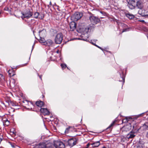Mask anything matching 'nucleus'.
<instances>
[{
    "label": "nucleus",
    "mask_w": 148,
    "mask_h": 148,
    "mask_svg": "<svg viewBox=\"0 0 148 148\" xmlns=\"http://www.w3.org/2000/svg\"><path fill=\"white\" fill-rule=\"evenodd\" d=\"M89 14L90 16L89 17V19L92 24V25H89L85 28L86 29H87L86 32H89L90 30H91L93 29L94 27V25L97 24L100 21V19L97 17L95 16L93 14L91 13H89Z\"/></svg>",
    "instance_id": "1"
},
{
    "label": "nucleus",
    "mask_w": 148,
    "mask_h": 148,
    "mask_svg": "<svg viewBox=\"0 0 148 148\" xmlns=\"http://www.w3.org/2000/svg\"><path fill=\"white\" fill-rule=\"evenodd\" d=\"M21 14L23 16H21V18L23 19L25 18H29L33 15L32 12L29 9L27 10L24 12H21Z\"/></svg>",
    "instance_id": "2"
},
{
    "label": "nucleus",
    "mask_w": 148,
    "mask_h": 148,
    "mask_svg": "<svg viewBox=\"0 0 148 148\" xmlns=\"http://www.w3.org/2000/svg\"><path fill=\"white\" fill-rule=\"evenodd\" d=\"M63 38V35L61 33L57 34L55 38V42L56 44H60Z\"/></svg>",
    "instance_id": "3"
},
{
    "label": "nucleus",
    "mask_w": 148,
    "mask_h": 148,
    "mask_svg": "<svg viewBox=\"0 0 148 148\" xmlns=\"http://www.w3.org/2000/svg\"><path fill=\"white\" fill-rule=\"evenodd\" d=\"M82 13L77 12L75 13L71 16V18L74 21H77L82 16Z\"/></svg>",
    "instance_id": "4"
},
{
    "label": "nucleus",
    "mask_w": 148,
    "mask_h": 148,
    "mask_svg": "<svg viewBox=\"0 0 148 148\" xmlns=\"http://www.w3.org/2000/svg\"><path fill=\"white\" fill-rule=\"evenodd\" d=\"M128 2V6L131 9H133L135 8L136 0H127Z\"/></svg>",
    "instance_id": "5"
},
{
    "label": "nucleus",
    "mask_w": 148,
    "mask_h": 148,
    "mask_svg": "<svg viewBox=\"0 0 148 148\" xmlns=\"http://www.w3.org/2000/svg\"><path fill=\"white\" fill-rule=\"evenodd\" d=\"M54 145L56 148H64L65 145L61 141H56L54 143Z\"/></svg>",
    "instance_id": "6"
},
{
    "label": "nucleus",
    "mask_w": 148,
    "mask_h": 148,
    "mask_svg": "<svg viewBox=\"0 0 148 148\" xmlns=\"http://www.w3.org/2000/svg\"><path fill=\"white\" fill-rule=\"evenodd\" d=\"M49 144H47L44 143H40L36 145V148H49Z\"/></svg>",
    "instance_id": "7"
},
{
    "label": "nucleus",
    "mask_w": 148,
    "mask_h": 148,
    "mask_svg": "<svg viewBox=\"0 0 148 148\" xmlns=\"http://www.w3.org/2000/svg\"><path fill=\"white\" fill-rule=\"evenodd\" d=\"M134 6L135 8L136 7H137L138 8L141 9L143 7L142 1L140 0H136L135 2V4Z\"/></svg>",
    "instance_id": "8"
},
{
    "label": "nucleus",
    "mask_w": 148,
    "mask_h": 148,
    "mask_svg": "<svg viewBox=\"0 0 148 148\" xmlns=\"http://www.w3.org/2000/svg\"><path fill=\"white\" fill-rule=\"evenodd\" d=\"M76 139L75 138H71L69 139L68 141V145L71 147H72L76 143Z\"/></svg>",
    "instance_id": "9"
},
{
    "label": "nucleus",
    "mask_w": 148,
    "mask_h": 148,
    "mask_svg": "<svg viewBox=\"0 0 148 148\" xmlns=\"http://www.w3.org/2000/svg\"><path fill=\"white\" fill-rule=\"evenodd\" d=\"M76 27V24L74 22H71L70 24V30L71 31L75 30Z\"/></svg>",
    "instance_id": "10"
},
{
    "label": "nucleus",
    "mask_w": 148,
    "mask_h": 148,
    "mask_svg": "<svg viewBox=\"0 0 148 148\" xmlns=\"http://www.w3.org/2000/svg\"><path fill=\"white\" fill-rule=\"evenodd\" d=\"M40 111L45 115H48L49 114V111L47 108H40Z\"/></svg>",
    "instance_id": "11"
},
{
    "label": "nucleus",
    "mask_w": 148,
    "mask_h": 148,
    "mask_svg": "<svg viewBox=\"0 0 148 148\" xmlns=\"http://www.w3.org/2000/svg\"><path fill=\"white\" fill-rule=\"evenodd\" d=\"M53 44V42L51 40L49 39L46 40L44 45L48 46H51Z\"/></svg>",
    "instance_id": "12"
},
{
    "label": "nucleus",
    "mask_w": 148,
    "mask_h": 148,
    "mask_svg": "<svg viewBox=\"0 0 148 148\" xmlns=\"http://www.w3.org/2000/svg\"><path fill=\"white\" fill-rule=\"evenodd\" d=\"M39 33L40 37H44L46 36V31L45 29H43L42 30L39 31Z\"/></svg>",
    "instance_id": "13"
},
{
    "label": "nucleus",
    "mask_w": 148,
    "mask_h": 148,
    "mask_svg": "<svg viewBox=\"0 0 148 148\" xmlns=\"http://www.w3.org/2000/svg\"><path fill=\"white\" fill-rule=\"evenodd\" d=\"M135 136V133L131 132L127 135L126 138L128 139L132 138L134 137Z\"/></svg>",
    "instance_id": "14"
},
{
    "label": "nucleus",
    "mask_w": 148,
    "mask_h": 148,
    "mask_svg": "<svg viewBox=\"0 0 148 148\" xmlns=\"http://www.w3.org/2000/svg\"><path fill=\"white\" fill-rule=\"evenodd\" d=\"M100 144L99 141H96L91 143L90 145L92 146V147H98Z\"/></svg>",
    "instance_id": "15"
},
{
    "label": "nucleus",
    "mask_w": 148,
    "mask_h": 148,
    "mask_svg": "<svg viewBox=\"0 0 148 148\" xmlns=\"http://www.w3.org/2000/svg\"><path fill=\"white\" fill-rule=\"evenodd\" d=\"M125 15L126 17L131 19L134 18V16L133 14L129 13H126Z\"/></svg>",
    "instance_id": "16"
},
{
    "label": "nucleus",
    "mask_w": 148,
    "mask_h": 148,
    "mask_svg": "<svg viewBox=\"0 0 148 148\" xmlns=\"http://www.w3.org/2000/svg\"><path fill=\"white\" fill-rule=\"evenodd\" d=\"M36 104L37 106L39 107L40 108L43 106V103L42 101H38L36 102Z\"/></svg>",
    "instance_id": "17"
},
{
    "label": "nucleus",
    "mask_w": 148,
    "mask_h": 148,
    "mask_svg": "<svg viewBox=\"0 0 148 148\" xmlns=\"http://www.w3.org/2000/svg\"><path fill=\"white\" fill-rule=\"evenodd\" d=\"M8 73L10 77L13 76L15 75V72L13 69L9 70Z\"/></svg>",
    "instance_id": "18"
},
{
    "label": "nucleus",
    "mask_w": 148,
    "mask_h": 148,
    "mask_svg": "<svg viewBox=\"0 0 148 148\" xmlns=\"http://www.w3.org/2000/svg\"><path fill=\"white\" fill-rule=\"evenodd\" d=\"M136 148H146L143 144L139 143L137 146Z\"/></svg>",
    "instance_id": "19"
},
{
    "label": "nucleus",
    "mask_w": 148,
    "mask_h": 148,
    "mask_svg": "<svg viewBox=\"0 0 148 148\" xmlns=\"http://www.w3.org/2000/svg\"><path fill=\"white\" fill-rule=\"evenodd\" d=\"M142 128L144 130L148 129V121L145 123L142 126Z\"/></svg>",
    "instance_id": "20"
},
{
    "label": "nucleus",
    "mask_w": 148,
    "mask_h": 148,
    "mask_svg": "<svg viewBox=\"0 0 148 148\" xmlns=\"http://www.w3.org/2000/svg\"><path fill=\"white\" fill-rule=\"evenodd\" d=\"M40 42L41 43H43L45 44V39L43 38L44 37H40Z\"/></svg>",
    "instance_id": "21"
},
{
    "label": "nucleus",
    "mask_w": 148,
    "mask_h": 148,
    "mask_svg": "<svg viewBox=\"0 0 148 148\" xmlns=\"http://www.w3.org/2000/svg\"><path fill=\"white\" fill-rule=\"evenodd\" d=\"M9 143L12 148H16L17 147L14 143H11L10 142H9Z\"/></svg>",
    "instance_id": "22"
},
{
    "label": "nucleus",
    "mask_w": 148,
    "mask_h": 148,
    "mask_svg": "<svg viewBox=\"0 0 148 148\" xmlns=\"http://www.w3.org/2000/svg\"><path fill=\"white\" fill-rule=\"evenodd\" d=\"M39 15V13L37 12H35L34 14V18H38V16Z\"/></svg>",
    "instance_id": "23"
},
{
    "label": "nucleus",
    "mask_w": 148,
    "mask_h": 148,
    "mask_svg": "<svg viewBox=\"0 0 148 148\" xmlns=\"http://www.w3.org/2000/svg\"><path fill=\"white\" fill-rule=\"evenodd\" d=\"M120 77H121V78L122 79V80L123 81V82H125V77L124 76V75H123V73H122V74H120Z\"/></svg>",
    "instance_id": "24"
},
{
    "label": "nucleus",
    "mask_w": 148,
    "mask_h": 148,
    "mask_svg": "<svg viewBox=\"0 0 148 148\" xmlns=\"http://www.w3.org/2000/svg\"><path fill=\"white\" fill-rule=\"evenodd\" d=\"M71 127H68L67 128L65 131V132L66 133H68L69 132V130L71 128Z\"/></svg>",
    "instance_id": "25"
},
{
    "label": "nucleus",
    "mask_w": 148,
    "mask_h": 148,
    "mask_svg": "<svg viewBox=\"0 0 148 148\" xmlns=\"http://www.w3.org/2000/svg\"><path fill=\"white\" fill-rule=\"evenodd\" d=\"M5 121V120L4 121V122L5 123V124L7 125H8L10 124L9 121L7 120H6Z\"/></svg>",
    "instance_id": "26"
},
{
    "label": "nucleus",
    "mask_w": 148,
    "mask_h": 148,
    "mask_svg": "<svg viewBox=\"0 0 148 148\" xmlns=\"http://www.w3.org/2000/svg\"><path fill=\"white\" fill-rule=\"evenodd\" d=\"M61 66L63 69H65L66 67V65L65 64H61Z\"/></svg>",
    "instance_id": "27"
},
{
    "label": "nucleus",
    "mask_w": 148,
    "mask_h": 148,
    "mask_svg": "<svg viewBox=\"0 0 148 148\" xmlns=\"http://www.w3.org/2000/svg\"><path fill=\"white\" fill-rule=\"evenodd\" d=\"M3 138V135L0 134V143H1V141H2V140Z\"/></svg>",
    "instance_id": "28"
},
{
    "label": "nucleus",
    "mask_w": 148,
    "mask_h": 148,
    "mask_svg": "<svg viewBox=\"0 0 148 148\" xmlns=\"http://www.w3.org/2000/svg\"><path fill=\"white\" fill-rule=\"evenodd\" d=\"M114 123V122H113L107 128V129H108L110 128L111 127L113 126Z\"/></svg>",
    "instance_id": "29"
},
{
    "label": "nucleus",
    "mask_w": 148,
    "mask_h": 148,
    "mask_svg": "<svg viewBox=\"0 0 148 148\" xmlns=\"http://www.w3.org/2000/svg\"><path fill=\"white\" fill-rule=\"evenodd\" d=\"M129 29L128 28L124 29H123L122 32L128 31L129 30Z\"/></svg>",
    "instance_id": "30"
},
{
    "label": "nucleus",
    "mask_w": 148,
    "mask_h": 148,
    "mask_svg": "<svg viewBox=\"0 0 148 148\" xmlns=\"http://www.w3.org/2000/svg\"><path fill=\"white\" fill-rule=\"evenodd\" d=\"M100 13L103 14L104 16H106L107 15L106 13L105 12H102V11H100Z\"/></svg>",
    "instance_id": "31"
},
{
    "label": "nucleus",
    "mask_w": 148,
    "mask_h": 148,
    "mask_svg": "<svg viewBox=\"0 0 148 148\" xmlns=\"http://www.w3.org/2000/svg\"><path fill=\"white\" fill-rule=\"evenodd\" d=\"M90 144H91V143H88L86 145V147H85V148H88L89 147L90 145H91Z\"/></svg>",
    "instance_id": "32"
},
{
    "label": "nucleus",
    "mask_w": 148,
    "mask_h": 148,
    "mask_svg": "<svg viewBox=\"0 0 148 148\" xmlns=\"http://www.w3.org/2000/svg\"><path fill=\"white\" fill-rule=\"evenodd\" d=\"M93 45L95 46V45H96L95 43H94V42H93L92 41V40H90V42Z\"/></svg>",
    "instance_id": "33"
},
{
    "label": "nucleus",
    "mask_w": 148,
    "mask_h": 148,
    "mask_svg": "<svg viewBox=\"0 0 148 148\" xmlns=\"http://www.w3.org/2000/svg\"><path fill=\"white\" fill-rule=\"evenodd\" d=\"M11 103L12 104V106H15L16 105V104L15 103H14V102H12Z\"/></svg>",
    "instance_id": "34"
},
{
    "label": "nucleus",
    "mask_w": 148,
    "mask_h": 148,
    "mask_svg": "<svg viewBox=\"0 0 148 148\" xmlns=\"http://www.w3.org/2000/svg\"><path fill=\"white\" fill-rule=\"evenodd\" d=\"M141 11V10H140L139 11H138V13L140 14H141V15H142V16H144L145 15L143 14L142 13H140V11Z\"/></svg>",
    "instance_id": "35"
},
{
    "label": "nucleus",
    "mask_w": 148,
    "mask_h": 148,
    "mask_svg": "<svg viewBox=\"0 0 148 148\" xmlns=\"http://www.w3.org/2000/svg\"><path fill=\"white\" fill-rule=\"evenodd\" d=\"M95 46L97 47H98V48L100 49H101V50H103V49H102V48L101 47H100L99 46H98L97 45H95Z\"/></svg>",
    "instance_id": "36"
},
{
    "label": "nucleus",
    "mask_w": 148,
    "mask_h": 148,
    "mask_svg": "<svg viewBox=\"0 0 148 148\" xmlns=\"http://www.w3.org/2000/svg\"><path fill=\"white\" fill-rule=\"evenodd\" d=\"M146 137L148 139V132L146 134Z\"/></svg>",
    "instance_id": "37"
},
{
    "label": "nucleus",
    "mask_w": 148,
    "mask_h": 148,
    "mask_svg": "<svg viewBox=\"0 0 148 148\" xmlns=\"http://www.w3.org/2000/svg\"><path fill=\"white\" fill-rule=\"evenodd\" d=\"M35 44V42L34 43V45H33V46H32V51L33 50V48H34V45Z\"/></svg>",
    "instance_id": "38"
},
{
    "label": "nucleus",
    "mask_w": 148,
    "mask_h": 148,
    "mask_svg": "<svg viewBox=\"0 0 148 148\" xmlns=\"http://www.w3.org/2000/svg\"><path fill=\"white\" fill-rule=\"evenodd\" d=\"M83 40L86 41H88L87 39V38L83 39Z\"/></svg>",
    "instance_id": "39"
},
{
    "label": "nucleus",
    "mask_w": 148,
    "mask_h": 148,
    "mask_svg": "<svg viewBox=\"0 0 148 148\" xmlns=\"http://www.w3.org/2000/svg\"><path fill=\"white\" fill-rule=\"evenodd\" d=\"M51 5H47L48 7V8H50L51 7Z\"/></svg>",
    "instance_id": "40"
},
{
    "label": "nucleus",
    "mask_w": 148,
    "mask_h": 148,
    "mask_svg": "<svg viewBox=\"0 0 148 148\" xmlns=\"http://www.w3.org/2000/svg\"><path fill=\"white\" fill-rule=\"evenodd\" d=\"M49 5H52V4H51V1H50V2H49Z\"/></svg>",
    "instance_id": "41"
},
{
    "label": "nucleus",
    "mask_w": 148,
    "mask_h": 148,
    "mask_svg": "<svg viewBox=\"0 0 148 148\" xmlns=\"http://www.w3.org/2000/svg\"><path fill=\"white\" fill-rule=\"evenodd\" d=\"M85 35V36L86 35V36H87V38H88V35L87 34H85V35Z\"/></svg>",
    "instance_id": "42"
},
{
    "label": "nucleus",
    "mask_w": 148,
    "mask_h": 148,
    "mask_svg": "<svg viewBox=\"0 0 148 148\" xmlns=\"http://www.w3.org/2000/svg\"><path fill=\"white\" fill-rule=\"evenodd\" d=\"M140 22H144V21L143 20H140Z\"/></svg>",
    "instance_id": "43"
},
{
    "label": "nucleus",
    "mask_w": 148,
    "mask_h": 148,
    "mask_svg": "<svg viewBox=\"0 0 148 148\" xmlns=\"http://www.w3.org/2000/svg\"><path fill=\"white\" fill-rule=\"evenodd\" d=\"M39 77H40V78L42 80V77H41V76H39Z\"/></svg>",
    "instance_id": "44"
},
{
    "label": "nucleus",
    "mask_w": 148,
    "mask_h": 148,
    "mask_svg": "<svg viewBox=\"0 0 148 148\" xmlns=\"http://www.w3.org/2000/svg\"><path fill=\"white\" fill-rule=\"evenodd\" d=\"M126 119L127 120L129 121V120L128 119V117H126Z\"/></svg>",
    "instance_id": "45"
},
{
    "label": "nucleus",
    "mask_w": 148,
    "mask_h": 148,
    "mask_svg": "<svg viewBox=\"0 0 148 148\" xmlns=\"http://www.w3.org/2000/svg\"><path fill=\"white\" fill-rule=\"evenodd\" d=\"M97 40H95V39H94V40H93V41H95V42H96V41H97Z\"/></svg>",
    "instance_id": "46"
},
{
    "label": "nucleus",
    "mask_w": 148,
    "mask_h": 148,
    "mask_svg": "<svg viewBox=\"0 0 148 148\" xmlns=\"http://www.w3.org/2000/svg\"><path fill=\"white\" fill-rule=\"evenodd\" d=\"M102 148H107L106 147L104 146Z\"/></svg>",
    "instance_id": "47"
},
{
    "label": "nucleus",
    "mask_w": 148,
    "mask_h": 148,
    "mask_svg": "<svg viewBox=\"0 0 148 148\" xmlns=\"http://www.w3.org/2000/svg\"><path fill=\"white\" fill-rule=\"evenodd\" d=\"M25 101V102H27V103H28V102H27V101Z\"/></svg>",
    "instance_id": "48"
},
{
    "label": "nucleus",
    "mask_w": 148,
    "mask_h": 148,
    "mask_svg": "<svg viewBox=\"0 0 148 148\" xmlns=\"http://www.w3.org/2000/svg\"><path fill=\"white\" fill-rule=\"evenodd\" d=\"M129 119H132L131 118V117H129Z\"/></svg>",
    "instance_id": "49"
},
{
    "label": "nucleus",
    "mask_w": 148,
    "mask_h": 148,
    "mask_svg": "<svg viewBox=\"0 0 148 148\" xmlns=\"http://www.w3.org/2000/svg\"><path fill=\"white\" fill-rule=\"evenodd\" d=\"M2 0H0V2H1V1Z\"/></svg>",
    "instance_id": "50"
},
{
    "label": "nucleus",
    "mask_w": 148,
    "mask_h": 148,
    "mask_svg": "<svg viewBox=\"0 0 148 148\" xmlns=\"http://www.w3.org/2000/svg\"><path fill=\"white\" fill-rule=\"evenodd\" d=\"M5 10H7V9H5Z\"/></svg>",
    "instance_id": "51"
},
{
    "label": "nucleus",
    "mask_w": 148,
    "mask_h": 148,
    "mask_svg": "<svg viewBox=\"0 0 148 148\" xmlns=\"http://www.w3.org/2000/svg\"><path fill=\"white\" fill-rule=\"evenodd\" d=\"M5 10H7V9H5Z\"/></svg>",
    "instance_id": "52"
},
{
    "label": "nucleus",
    "mask_w": 148,
    "mask_h": 148,
    "mask_svg": "<svg viewBox=\"0 0 148 148\" xmlns=\"http://www.w3.org/2000/svg\"><path fill=\"white\" fill-rule=\"evenodd\" d=\"M57 53H58V51H57Z\"/></svg>",
    "instance_id": "53"
},
{
    "label": "nucleus",
    "mask_w": 148,
    "mask_h": 148,
    "mask_svg": "<svg viewBox=\"0 0 148 148\" xmlns=\"http://www.w3.org/2000/svg\"><path fill=\"white\" fill-rule=\"evenodd\" d=\"M25 64V65H26V64Z\"/></svg>",
    "instance_id": "54"
}]
</instances>
